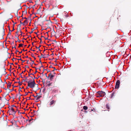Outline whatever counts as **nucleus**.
Returning <instances> with one entry per match:
<instances>
[{
	"instance_id": "obj_1",
	"label": "nucleus",
	"mask_w": 131,
	"mask_h": 131,
	"mask_svg": "<svg viewBox=\"0 0 131 131\" xmlns=\"http://www.w3.org/2000/svg\"><path fill=\"white\" fill-rule=\"evenodd\" d=\"M35 83L34 80L33 79L29 81L28 83V85L31 88L34 87Z\"/></svg>"
},
{
	"instance_id": "obj_2",
	"label": "nucleus",
	"mask_w": 131,
	"mask_h": 131,
	"mask_svg": "<svg viewBox=\"0 0 131 131\" xmlns=\"http://www.w3.org/2000/svg\"><path fill=\"white\" fill-rule=\"evenodd\" d=\"M105 93L103 91L98 92L96 95L97 97H102L104 96L105 95Z\"/></svg>"
},
{
	"instance_id": "obj_3",
	"label": "nucleus",
	"mask_w": 131,
	"mask_h": 131,
	"mask_svg": "<svg viewBox=\"0 0 131 131\" xmlns=\"http://www.w3.org/2000/svg\"><path fill=\"white\" fill-rule=\"evenodd\" d=\"M120 81L119 80L117 81L116 83V84L115 86V88L117 89H118L119 86Z\"/></svg>"
},
{
	"instance_id": "obj_4",
	"label": "nucleus",
	"mask_w": 131,
	"mask_h": 131,
	"mask_svg": "<svg viewBox=\"0 0 131 131\" xmlns=\"http://www.w3.org/2000/svg\"><path fill=\"white\" fill-rule=\"evenodd\" d=\"M54 75L52 74L51 73L49 74V77L50 80H52L53 79V78L54 77Z\"/></svg>"
},
{
	"instance_id": "obj_5",
	"label": "nucleus",
	"mask_w": 131,
	"mask_h": 131,
	"mask_svg": "<svg viewBox=\"0 0 131 131\" xmlns=\"http://www.w3.org/2000/svg\"><path fill=\"white\" fill-rule=\"evenodd\" d=\"M15 109H16V107L15 106H14L11 107L10 110L13 113H15L16 112L15 110Z\"/></svg>"
},
{
	"instance_id": "obj_6",
	"label": "nucleus",
	"mask_w": 131,
	"mask_h": 131,
	"mask_svg": "<svg viewBox=\"0 0 131 131\" xmlns=\"http://www.w3.org/2000/svg\"><path fill=\"white\" fill-rule=\"evenodd\" d=\"M55 103V101L54 100H52L50 102L49 105L50 106H51L54 104Z\"/></svg>"
},
{
	"instance_id": "obj_7",
	"label": "nucleus",
	"mask_w": 131,
	"mask_h": 131,
	"mask_svg": "<svg viewBox=\"0 0 131 131\" xmlns=\"http://www.w3.org/2000/svg\"><path fill=\"white\" fill-rule=\"evenodd\" d=\"M52 84V82H50L49 81H48L47 82V85L48 86H50Z\"/></svg>"
},
{
	"instance_id": "obj_8",
	"label": "nucleus",
	"mask_w": 131,
	"mask_h": 131,
	"mask_svg": "<svg viewBox=\"0 0 131 131\" xmlns=\"http://www.w3.org/2000/svg\"><path fill=\"white\" fill-rule=\"evenodd\" d=\"M88 107L87 106H84L83 107V108L84 110H86L88 109Z\"/></svg>"
},
{
	"instance_id": "obj_9",
	"label": "nucleus",
	"mask_w": 131,
	"mask_h": 131,
	"mask_svg": "<svg viewBox=\"0 0 131 131\" xmlns=\"http://www.w3.org/2000/svg\"><path fill=\"white\" fill-rule=\"evenodd\" d=\"M106 108L107 109L109 110L110 109V107L108 105H106Z\"/></svg>"
},
{
	"instance_id": "obj_10",
	"label": "nucleus",
	"mask_w": 131,
	"mask_h": 131,
	"mask_svg": "<svg viewBox=\"0 0 131 131\" xmlns=\"http://www.w3.org/2000/svg\"><path fill=\"white\" fill-rule=\"evenodd\" d=\"M11 84L10 83H8L7 84V86L8 87H10L11 86Z\"/></svg>"
},
{
	"instance_id": "obj_11",
	"label": "nucleus",
	"mask_w": 131,
	"mask_h": 131,
	"mask_svg": "<svg viewBox=\"0 0 131 131\" xmlns=\"http://www.w3.org/2000/svg\"><path fill=\"white\" fill-rule=\"evenodd\" d=\"M22 45L21 44H19V47H22Z\"/></svg>"
},
{
	"instance_id": "obj_12",
	"label": "nucleus",
	"mask_w": 131,
	"mask_h": 131,
	"mask_svg": "<svg viewBox=\"0 0 131 131\" xmlns=\"http://www.w3.org/2000/svg\"><path fill=\"white\" fill-rule=\"evenodd\" d=\"M91 111H93V110H91Z\"/></svg>"
},
{
	"instance_id": "obj_13",
	"label": "nucleus",
	"mask_w": 131,
	"mask_h": 131,
	"mask_svg": "<svg viewBox=\"0 0 131 131\" xmlns=\"http://www.w3.org/2000/svg\"><path fill=\"white\" fill-rule=\"evenodd\" d=\"M106 110H104L103 111H105Z\"/></svg>"
}]
</instances>
